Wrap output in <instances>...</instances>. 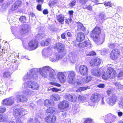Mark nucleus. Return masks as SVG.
Listing matches in <instances>:
<instances>
[{
    "mask_svg": "<svg viewBox=\"0 0 123 123\" xmlns=\"http://www.w3.org/2000/svg\"><path fill=\"white\" fill-rule=\"evenodd\" d=\"M39 71L43 77L47 78L49 77V79L50 80L54 79L55 74L54 70L49 67L46 66L39 69L35 68L31 69L29 73H27L23 77V80L26 81L32 79H37V73Z\"/></svg>",
    "mask_w": 123,
    "mask_h": 123,
    "instance_id": "obj_1",
    "label": "nucleus"
},
{
    "mask_svg": "<svg viewBox=\"0 0 123 123\" xmlns=\"http://www.w3.org/2000/svg\"><path fill=\"white\" fill-rule=\"evenodd\" d=\"M28 87L34 90H37L39 88V85L36 82L33 81H28L26 83L23 84L22 88L25 90H24L23 93L25 95H30L31 92V91L29 89H25Z\"/></svg>",
    "mask_w": 123,
    "mask_h": 123,
    "instance_id": "obj_2",
    "label": "nucleus"
},
{
    "mask_svg": "<svg viewBox=\"0 0 123 123\" xmlns=\"http://www.w3.org/2000/svg\"><path fill=\"white\" fill-rule=\"evenodd\" d=\"M30 29V26L27 24H24L21 26L18 32L14 35L16 38L21 39L26 33L29 32Z\"/></svg>",
    "mask_w": 123,
    "mask_h": 123,
    "instance_id": "obj_3",
    "label": "nucleus"
},
{
    "mask_svg": "<svg viewBox=\"0 0 123 123\" xmlns=\"http://www.w3.org/2000/svg\"><path fill=\"white\" fill-rule=\"evenodd\" d=\"M68 74L67 81L70 84H74L75 83L74 77L76 74L75 72L70 71L67 72Z\"/></svg>",
    "mask_w": 123,
    "mask_h": 123,
    "instance_id": "obj_4",
    "label": "nucleus"
},
{
    "mask_svg": "<svg viewBox=\"0 0 123 123\" xmlns=\"http://www.w3.org/2000/svg\"><path fill=\"white\" fill-rule=\"evenodd\" d=\"M69 105L68 102L66 100L63 101L59 104V109L61 112L66 111L68 108Z\"/></svg>",
    "mask_w": 123,
    "mask_h": 123,
    "instance_id": "obj_5",
    "label": "nucleus"
},
{
    "mask_svg": "<svg viewBox=\"0 0 123 123\" xmlns=\"http://www.w3.org/2000/svg\"><path fill=\"white\" fill-rule=\"evenodd\" d=\"M38 44V42L35 40H32L28 43V49L30 50H34L37 48Z\"/></svg>",
    "mask_w": 123,
    "mask_h": 123,
    "instance_id": "obj_6",
    "label": "nucleus"
},
{
    "mask_svg": "<svg viewBox=\"0 0 123 123\" xmlns=\"http://www.w3.org/2000/svg\"><path fill=\"white\" fill-rule=\"evenodd\" d=\"M121 55L119 50L118 49H113L111 51L110 55V57L113 60H115L118 58Z\"/></svg>",
    "mask_w": 123,
    "mask_h": 123,
    "instance_id": "obj_7",
    "label": "nucleus"
},
{
    "mask_svg": "<svg viewBox=\"0 0 123 123\" xmlns=\"http://www.w3.org/2000/svg\"><path fill=\"white\" fill-rule=\"evenodd\" d=\"M26 113L27 112L25 111L19 109H15L14 113L15 117L18 118H21L22 116L25 115Z\"/></svg>",
    "mask_w": 123,
    "mask_h": 123,
    "instance_id": "obj_8",
    "label": "nucleus"
},
{
    "mask_svg": "<svg viewBox=\"0 0 123 123\" xmlns=\"http://www.w3.org/2000/svg\"><path fill=\"white\" fill-rule=\"evenodd\" d=\"M77 45L78 47L80 48H83L86 47L88 49H90L92 47V45L90 42L86 41H85L83 43H78Z\"/></svg>",
    "mask_w": 123,
    "mask_h": 123,
    "instance_id": "obj_9",
    "label": "nucleus"
},
{
    "mask_svg": "<svg viewBox=\"0 0 123 123\" xmlns=\"http://www.w3.org/2000/svg\"><path fill=\"white\" fill-rule=\"evenodd\" d=\"M79 71L80 74L82 75H86L88 74V68L85 65H81L79 67Z\"/></svg>",
    "mask_w": 123,
    "mask_h": 123,
    "instance_id": "obj_10",
    "label": "nucleus"
},
{
    "mask_svg": "<svg viewBox=\"0 0 123 123\" xmlns=\"http://www.w3.org/2000/svg\"><path fill=\"white\" fill-rule=\"evenodd\" d=\"M118 99V98L115 94H113L110 96L108 101V104L109 106H112L114 105Z\"/></svg>",
    "mask_w": 123,
    "mask_h": 123,
    "instance_id": "obj_11",
    "label": "nucleus"
},
{
    "mask_svg": "<svg viewBox=\"0 0 123 123\" xmlns=\"http://www.w3.org/2000/svg\"><path fill=\"white\" fill-rule=\"evenodd\" d=\"M14 103V99L12 98H7L3 100L2 102V104L5 106H11Z\"/></svg>",
    "mask_w": 123,
    "mask_h": 123,
    "instance_id": "obj_12",
    "label": "nucleus"
},
{
    "mask_svg": "<svg viewBox=\"0 0 123 123\" xmlns=\"http://www.w3.org/2000/svg\"><path fill=\"white\" fill-rule=\"evenodd\" d=\"M101 33V30L100 28L98 27H96L92 31L91 33V37H96V36H99Z\"/></svg>",
    "mask_w": 123,
    "mask_h": 123,
    "instance_id": "obj_13",
    "label": "nucleus"
},
{
    "mask_svg": "<svg viewBox=\"0 0 123 123\" xmlns=\"http://www.w3.org/2000/svg\"><path fill=\"white\" fill-rule=\"evenodd\" d=\"M56 117L54 115H50L44 118L45 122L49 123H53L55 121Z\"/></svg>",
    "mask_w": 123,
    "mask_h": 123,
    "instance_id": "obj_14",
    "label": "nucleus"
},
{
    "mask_svg": "<svg viewBox=\"0 0 123 123\" xmlns=\"http://www.w3.org/2000/svg\"><path fill=\"white\" fill-rule=\"evenodd\" d=\"M109 70L108 78L111 79L114 78L116 76V72L112 68L110 67L108 68Z\"/></svg>",
    "mask_w": 123,
    "mask_h": 123,
    "instance_id": "obj_15",
    "label": "nucleus"
},
{
    "mask_svg": "<svg viewBox=\"0 0 123 123\" xmlns=\"http://www.w3.org/2000/svg\"><path fill=\"white\" fill-rule=\"evenodd\" d=\"M101 60L99 58H96L91 60L90 62V65L92 66L95 65L98 66L101 63Z\"/></svg>",
    "mask_w": 123,
    "mask_h": 123,
    "instance_id": "obj_16",
    "label": "nucleus"
},
{
    "mask_svg": "<svg viewBox=\"0 0 123 123\" xmlns=\"http://www.w3.org/2000/svg\"><path fill=\"white\" fill-rule=\"evenodd\" d=\"M54 49H56L59 52H62L64 51V46L62 43H57L54 46Z\"/></svg>",
    "mask_w": 123,
    "mask_h": 123,
    "instance_id": "obj_17",
    "label": "nucleus"
},
{
    "mask_svg": "<svg viewBox=\"0 0 123 123\" xmlns=\"http://www.w3.org/2000/svg\"><path fill=\"white\" fill-rule=\"evenodd\" d=\"M91 73L92 75L96 77H100L101 74L100 69L98 68L91 70Z\"/></svg>",
    "mask_w": 123,
    "mask_h": 123,
    "instance_id": "obj_18",
    "label": "nucleus"
},
{
    "mask_svg": "<svg viewBox=\"0 0 123 123\" xmlns=\"http://www.w3.org/2000/svg\"><path fill=\"white\" fill-rule=\"evenodd\" d=\"M65 73V72L64 73L59 72L58 74V78L60 81L62 83L65 82L66 80V78L64 74V73Z\"/></svg>",
    "mask_w": 123,
    "mask_h": 123,
    "instance_id": "obj_19",
    "label": "nucleus"
},
{
    "mask_svg": "<svg viewBox=\"0 0 123 123\" xmlns=\"http://www.w3.org/2000/svg\"><path fill=\"white\" fill-rule=\"evenodd\" d=\"M99 36H96V37H91L93 38L95 42L98 44H100L102 43L104 41V38L99 37Z\"/></svg>",
    "mask_w": 123,
    "mask_h": 123,
    "instance_id": "obj_20",
    "label": "nucleus"
},
{
    "mask_svg": "<svg viewBox=\"0 0 123 123\" xmlns=\"http://www.w3.org/2000/svg\"><path fill=\"white\" fill-rule=\"evenodd\" d=\"M17 100L18 101L22 102H24L27 100V97L18 94L16 96Z\"/></svg>",
    "mask_w": 123,
    "mask_h": 123,
    "instance_id": "obj_21",
    "label": "nucleus"
},
{
    "mask_svg": "<svg viewBox=\"0 0 123 123\" xmlns=\"http://www.w3.org/2000/svg\"><path fill=\"white\" fill-rule=\"evenodd\" d=\"M100 96L97 93L93 94L91 97V100L94 102H98L99 100Z\"/></svg>",
    "mask_w": 123,
    "mask_h": 123,
    "instance_id": "obj_22",
    "label": "nucleus"
},
{
    "mask_svg": "<svg viewBox=\"0 0 123 123\" xmlns=\"http://www.w3.org/2000/svg\"><path fill=\"white\" fill-rule=\"evenodd\" d=\"M76 40L78 42H81L85 38L84 34L81 32L78 33L76 36Z\"/></svg>",
    "mask_w": 123,
    "mask_h": 123,
    "instance_id": "obj_23",
    "label": "nucleus"
},
{
    "mask_svg": "<svg viewBox=\"0 0 123 123\" xmlns=\"http://www.w3.org/2000/svg\"><path fill=\"white\" fill-rule=\"evenodd\" d=\"M116 117L111 113L108 114V123H112L115 121Z\"/></svg>",
    "mask_w": 123,
    "mask_h": 123,
    "instance_id": "obj_24",
    "label": "nucleus"
},
{
    "mask_svg": "<svg viewBox=\"0 0 123 123\" xmlns=\"http://www.w3.org/2000/svg\"><path fill=\"white\" fill-rule=\"evenodd\" d=\"M56 18V19L60 23L63 24L64 21V17L62 15H57Z\"/></svg>",
    "mask_w": 123,
    "mask_h": 123,
    "instance_id": "obj_25",
    "label": "nucleus"
},
{
    "mask_svg": "<svg viewBox=\"0 0 123 123\" xmlns=\"http://www.w3.org/2000/svg\"><path fill=\"white\" fill-rule=\"evenodd\" d=\"M77 31H80L81 30L83 31L85 30V28L83 26V25L80 22H77Z\"/></svg>",
    "mask_w": 123,
    "mask_h": 123,
    "instance_id": "obj_26",
    "label": "nucleus"
},
{
    "mask_svg": "<svg viewBox=\"0 0 123 123\" xmlns=\"http://www.w3.org/2000/svg\"><path fill=\"white\" fill-rule=\"evenodd\" d=\"M56 111V109L52 107H50L48 108L46 111L47 113H55Z\"/></svg>",
    "mask_w": 123,
    "mask_h": 123,
    "instance_id": "obj_27",
    "label": "nucleus"
},
{
    "mask_svg": "<svg viewBox=\"0 0 123 123\" xmlns=\"http://www.w3.org/2000/svg\"><path fill=\"white\" fill-rule=\"evenodd\" d=\"M49 39H48L44 41H42L40 43L41 45L42 46H47L49 44Z\"/></svg>",
    "mask_w": 123,
    "mask_h": 123,
    "instance_id": "obj_28",
    "label": "nucleus"
},
{
    "mask_svg": "<svg viewBox=\"0 0 123 123\" xmlns=\"http://www.w3.org/2000/svg\"><path fill=\"white\" fill-rule=\"evenodd\" d=\"M45 36V34L43 33H39L36 36L35 38L37 39L40 40L44 37Z\"/></svg>",
    "mask_w": 123,
    "mask_h": 123,
    "instance_id": "obj_29",
    "label": "nucleus"
},
{
    "mask_svg": "<svg viewBox=\"0 0 123 123\" xmlns=\"http://www.w3.org/2000/svg\"><path fill=\"white\" fill-rule=\"evenodd\" d=\"M70 59L71 61L74 62L76 59V55L74 54H70L69 55Z\"/></svg>",
    "mask_w": 123,
    "mask_h": 123,
    "instance_id": "obj_30",
    "label": "nucleus"
},
{
    "mask_svg": "<svg viewBox=\"0 0 123 123\" xmlns=\"http://www.w3.org/2000/svg\"><path fill=\"white\" fill-rule=\"evenodd\" d=\"M51 100L47 99L44 102V104L47 107L49 106L52 105V104L51 103Z\"/></svg>",
    "mask_w": 123,
    "mask_h": 123,
    "instance_id": "obj_31",
    "label": "nucleus"
},
{
    "mask_svg": "<svg viewBox=\"0 0 123 123\" xmlns=\"http://www.w3.org/2000/svg\"><path fill=\"white\" fill-rule=\"evenodd\" d=\"M78 98L79 101L80 102L85 101L86 99V97L80 95L79 96Z\"/></svg>",
    "mask_w": 123,
    "mask_h": 123,
    "instance_id": "obj_32",
    "label": "nucleus"
},
{
    "mask_svg": "<svg viewBox=\"0 0 123 123\" xmlns=\"http://www.w3.org/2000/svg\"><path fill=\"white\" fill-rule=\"evenodd\" d=\"M92 78L90 76H88L86 77V79H84V78L83 79V80H84V82H85L86 83L89 82L90 80H92Z\"/></svg>",
    "mask_w": 123,
    "mask_h": 123,
    "instance_id": "obj_33",
    "label": "nucleus"
},
{
    "mask_svg": "<svg viewBox=\"0 0 123 123\" xmlns=\"http://www.w3.org/2000/svg\"><path fill=\"white\" fill-rule=\"evenodd\" d=\"M58 2V0H51L49 3V6L54 5L56 4Z\"/></svg>",
    "mask_w": 123,
    "mask_h": 123,
    "instance_id": "obj_34",
    "label": "nucleus"
},
{
    "mask_svg": "<svg viewBox=\"0 0 123 123\" xmlns=\"http://www.w3.org/2000/svg\"><path fill=\"white\" fill-rule=\"evenodd\" d=\"M63 56V55H62V54L60 53H58L55 54V57L57 58V61L61 59Z\"/></svg>",
    "mask_w": 123,
    "mask_h": 123,
    "instance_id": "obj_35",
    "label": "nucleus"
},
{
    "mask_svg": "<svg viewBox=\"0 0 123 123\" xmlns=\"http://www.w3.org/2000/svg\"><path fill=\"white\" fill-rule=\"evenodd\" d=\"M57 58L55 57V54L54 55V56L50 57L49 58L50 60L52 62H55L58 61Z\"/></svg>",
    "mask_w": 123,
    "mask_h": 123,
    "instance_id": "obj_36",
    "label": "nucleus"
},
{
    "mask_svg": "<svg viewBox=\"0 0 123 123\" xmlns=\"http://www.w3.org/2000/svg\"><path fill=\"white\" fill-rule=\"evenodd\" d=\"M102 78L105 80H107L108 77L107 74H106L104 71H102Z\"/></svg>",
    "mask_w": 123,
    "mask_h": 123,
    "instance_id": "obj_37",
    "label": "nucleus"
},
{
    "mask_svg": "<svg viewBox=\"0 0 123 123\" xmlns=\"http://www.w3.org/2000/svg\"><path fill=\"white\" fill-rule=\"evenodd\" d=\"M99 17L102 20H104L106 19V17L105 16V14L104 13H100L99 15Z\"/></svg>",
    "mask_w": 123,
    "mask_h": 123,
    "instance_id": "obj_38",
    "label": "nucleus"
},
{
    "mask_svg": "<svg viewBox=\"0 0 123 123\" xmlns=\"http://www.w3.org/2000/svg\"><path fill=\"white\" fill-rule=\"evenodd\" d=\"M19 20L22 23H25L26 21V18L25 16H22L19 18Z\"/></svg>",
    "mask_w": 123,
    "mask_h": 123,
    "instance_id": "obj_39",
    "label": "nucleus"
},
{
    "mask_svg": "<svg viewBox=\"0 0 123 123\" xmlns=\"http://www.w3.org/2000/svg\"><path fill=\"white\" fill-rule=\"evenodd\" d=\"M119 107L121 108H123V97L120 99L118 103Z\"/></svg>",
    "mask_w": 123,
    "mask_h": 123,
    "instance_id": "obj_40",
    "label": "nucleus"
},
{
    "mask_svg": "<svg viewBox=\"0 0 123 123\" xmlns=\"http://www.w3.org/2000/svg\"><path fill=\"white\" fill-rule=\"evenodd\" d=\"M73 113L74 115H75L76 113H78L79 111V110L77 107L73 108Z\"/></svg>",
    "mask_w": 123,
    "mask_h": 123,
    "instance_id": "obj_41",
    "label": "nucleus"
},
{
    "mask_svg": "<svg viewBox=\"0 0 123 123\" xmlns=\"http://www.w3.org/2000/svg\"><path fill=\"white\" fill-rule=\"evenodd\" d=\"M10 75V72H6L3 73V77L4 78H6L9 77Z\"/></svg>",
    "mask_w": 123,
    "mask_h": 123,
    "instance_id": "obj_42",
    "label": "nucleus"
},
{
    "mask_svg": "<svg viewBox=\"0 0 123 123\" xmlns=\"http://www.w3.org/2000/svg\"><path fill=\"white\" fill-rule=\"evenodd\" d=\"M52 98L53 99L55 100H57L59 99V96L57 94L54 95V96H52Z\"/></svg>",
    "mask_w": 123,
    "mask_h": 123,
    "instance_id": "obj_43",
    "label": "nucleus"
},
{
    "mask_svg": "<svg viewBox=\"0 0 123 123\" xmlns=\"http://www.w3.org/2000/svg\"><path fill=\"white\" fill-rule=\"evenodd\" d=\"M76 4V1L75 0H73L71 1V3L69 4V6L72 7L75 5Z\"/></svg>",
    "mask_w": 123,
    "mask_h": 123,
    "instance_id": "obj_44",
    "label": "nucleus"
},
{
    "mask_svg": "<svg viewBox=\"0 0 123 123\" xmlns=\"http://www.w3.org/2000/svg\"><path fill=\"white\" fill-rule=\"evenodd\" d=\"M6 111V108L4 106H1L0 107V113H3Z\"/></svg>",
    "mask_w": 123,
    "mask_h": 123,
    "instance_id": "obj_45",
    "label": "nucleus"
},
{
    "mask_svg": "<svg viewBox=\"0 0 123 123\" xmlns=\"http://www.w3.org/2000/svg\"><path fill=\"white\" fill-rule=\"evenodd\" d=\"M18 8V7L15 4L13 5L11 8V10L12 11H14L16 10Z\"/></svg>",
    "mask_w": 123,
    "mask_h": 123,
    "instance_id": "obj_46",
    "label": "nucleus"
},
{
    "mask_svg": "<svg viewBox=\"0 0 123 123\" xmlns=\"http://www.w3.org/2000/svg\"><path fill=\"white\" fill-rule=\"evenodd\" d=\"M49 84L51 85H55L59 87L61 86V85L60 84L56 82H51L49 83Z\"/></svg>",
    "mask_w": 123,
    "mask_h": 123,
    "instance_id": "obj_47",
    "label": "nucleus"
},
{
    "mask_svg": "<svg viewBox=\"0 0 123 123\" xmlns=\"http://www.w3.org/2000/svg\"><path fill=\"white\" fill-rule=\"evenodd\" d=\"M96 55V53L93 51H91L89 52L88 54H86L87 56H94Z\"/></svg>",
    "mask_w": 123,
    "mask_h": 123,
    "instance_id": "obj_48",
    "label": "nucleus"
},
{
    "mask_svg": "<svg viewBox=\"0 0 123 123\" xmlns=\"http://www.w3.org/2000/svg\"><path fill=\"white\" fill-rule=\"evenodd\" d=\"M92 120L91 118H88L84 121V123H92Z\"/></svg>",
    "mask_w": 123,
    "mask_h": 123,
    "instance_id": "obj_49",
    "label": "nucleus"
},
{
    "mask_svg": "<svg viewBox=\"0 0 123 123\" xmlns=\"http://www.w3.org/2000/svg\"><path fill=\"white\" fill-rule=\"evenodd\" d=\"M66 96H67V97H68V98H67V99H68L69 100L73 99L74 98L75 96L74 95H72L70 94H68V95H66Z\"/></svg>",
    "mask_w": 123,
    "mask_h": 123,
    "instance_id": "obj_50",
    "label": "nucleus"
},
{
    "mask_svg": "<svg viewBox=\"0 0 123 123\" xmlns=\"http://www.w3.org/2000/svg\"><path fill=\"white\" fill-rule=\"evenodd\" d=\"M72 20L70 18V19H66L65 22L66 23L68 24H69L72 21Z\"/></svg>",
    "mask_w": 123,
    "mask_h": 123,
    "instance_id": "obj_51",
    "label": "nucleus"
},
{
    "mask_svg": "<svg viewBox=\"0 0 123 123\" xmlns=\"http://www.w3.org/2000/svg\"><path fill=\"white\" fill-rule=\"evenodd\" d=\"M14 4L16 5L18 7L21 5V1H17L15 2Z\"/></svg>",
    "mask_w": 123,
    "mask_h": 123,
    "instance_id": "obj_52",
    "label": "nucleus"
},
{
    "mask_svg": "<svg viewBox=\"0 0 123 123\" xmlns=\"http://www.w3.org/2000/svg\"><path fill=\"white\" fill-rule=\"evenodd\" d=\"M89 88V87L88 86L81 87H80V90L81 91H82L88 89Z\"/></svg>",
    "mask_w": 123,
    "mask_h": 123,
    "instance_id": "obj_53",
    "label": "nucleus"
},
{
    "mask_svg": "<svg viewBox=\"0 0 123 123\" xmlns=\"http://www.w3.org/2000/svg\"><path fill=\"white\" fill-rule=\"evenodd\" d=\"M115 85L118 88H119V86H121L122 87H123V85H121L120 84V83L118 82H115L114 83Z\"/></svg>",
    "mask_w": 123,
    "mask_h": 123,
    "instance_id": "obj_54",
    "label": "nucleus"
},
{
    "mask_svg": "<svg viewBox=\"0 0 123 123\" xmlns=\"http://www.w3.org/2000/svg\"><path fill=\"white\" fill-rule=\"evenodd\" d=\"M82 80L83 79H82ZM83 80H82V81H81L80 80H77L76 83L78 85L83 84L85 83V82L84 81H83Z\"/></svg>",
    "mask_w": 123,
    "mask_h": 123,
    "instance_id": "obj_55",
    "label": "nucleus"
},
{
    "mask_svg": "<svg viewBox=\"0 0 123 123\" xmlns=\"http://www.w3.org/2000/svg\"><path fill=\"white\" fill-rule=\"evenodd\" d=\"M51 90L53 92H58L60 90V89H57L56 88H51Z\"/></svg>",
    "mask_w": 123,
    "mask_h": 123,
    "instance_id": "obj_56",
    "label": "nucleus"
},
{
    "mask_svg": "<svg viewBox=\"0 0 123 123\" xmlns=\"http://www.w3.org/2000/svg\"><path fill=\"white\" fill-rule=\"evenodd\" d=\"M97 86L99 88H104L105 87L104 84H100Z\"/></svg>",
    "mask_w": 123,
    "mask_h": 123,
    "instance_id": "obj_57",
    "label": "nucleus"
},
{
    "mask_svg": "<svg viewBox=\"0 0 123 123\" xmlns=\"http://www.w3.org/2000/svg\"><path fill=\"white\" fill-rule=\"evenodd\" d=\"M68 13L70 15V18L72 17L73 15L74 12L73 11H68Z\"/></svg>",
    "mask_w": 123,
    "mask_h": 123,
    "instance_id": "obj_58",
    "label": "nucleus"
},
{
    "mask_svg": "<svg viewBox=\"0 0 123 123\" xmlns=\"http://www.w3.org/2000/svg\"><path fill=\"white\" fill-rule=\"evenodd\" d=\"M41 5L40 4L37 5V9L39 11H41L42 10L41 9Z\"/></svg>",
    "mask_w": 123,
    "mask_h": 123,
    "instance_id": "obj_59",
    "label": "nucleus"
},
{
    "mask_svg": "<svg viewBox=\"0 0 123 123\" xmlns=\"http://www.w3.org/2000/svg\"><path fill=\"white\" fill-rule=\"evenodd\" d=\"M86 8L89 10L91 11L92 10V6L90 5H89L87 6Z\"/></svg>",
    "mask_w": 123,
    "mask_h": 123,
    "instance_id": "obj_60",
    "label": "nucleus"
},
{
    "mask_svg": "<svg viewBox=\"0 0 123 123\" xmlns=\"http://www.w3.org/2000/svg\"><path fill=\"white\" fill-rule=\"evenodd\" d=\"M87 0H79V1L82 4H84L86 3Z\"/></svg>",
    "mask_w": 123,
    "mask_h": 123,
    "instance_id": "obj_61",
    "label": "nucleus"
},
{
    "mask_svg": "<svg viewBox=\"0 0 123 123\" xmlns=\"http://www.w3.org/2000/svg\"><path fill=\"white\" fill-rule=\"evenodd\" d=\"M3 116L4 117H3V119L4 120L3 122H6L7 121V116H6L4 115H3Z\"/></svg>",
    "mask_w": 123,
    "mask_h": 123,
    "instance_id": "obj_62",
    "label": "nucleus"
},
{
    "mask_svg": "<svg viewBox=\"0 0 123 123\" xmlns=\"http://www.w3.org/2000/svg\"><path fill=\"white\" fill-rule=\"evenodd\" d=\"M123 76V72L122 71L120 72L118 75V77H119Z\"/></svg>",
    "mask_w": 123,
    "mask_h": 123,
    "instance_id": "obj_63",
    "label": "nucleus"
},
{
    "mask_svg": "<svg viewBox=\"0 0 123 123\" xmlns=\"http://www.w3.org/2000/svg\"><path fill=\"white\" fill-rule=\"evenodd\" d=\"M65 122L66 123H71V120L69 118L66 119L65 120Z\"/></svg>",
    "mask_w": 123,
    "mask_h": 123,
    "instance_id": "obj_64",
    "label": "nucleus"
}]
</instances>
